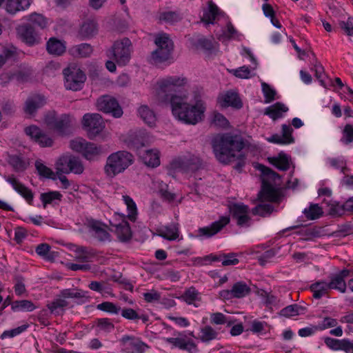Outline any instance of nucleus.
Segmentation results:
<instances>
[{"mask_svg": "<svg viewBox=\"0 0 353 353\" xmlns=\"http://www.w3.org/2000/svg\"><path fill=\"white\" fill-rule=\"evenodd\" d=\"M288 111V108L282 103L277 102L265 110V114L268 115L272 120L275 121L282 118L285 112Z\"/></svg>", "mask_w": 353, "mask_h": 353, "instance_id": "30", "label": "nucleus"}, {"mask_svg": "<svg viewBox=\"0 0 353 353\" xmlns=\"http://www.w3.org/2000/svg\"><path fill=\"white\" fill-rule=\"evenodd\" d=\"M303 213L308 220H314L320 218L323 211L318 204L311 203L308 208L304 209Z\"/></svg>", "mask_w": 353, "mask_h": 353, "instance_id": "43", "label": "nucleus"}, {"mask_svg": "<svg viewBox=\"0 0 353 353\" xmlns=\"http://www.w3.org/2000/svg\"><path fill=\"white\" fill-rule=\"evenodd\" d=\"M159 19L168 23H174L180 19L179 14L176 12L168 11L161 12L159 14Z\"/></svg>", "mask_w": 353, "mask_h": 353, "instance_id": "59", "label": "nucleus"}, {"mask_svg": "<svg viewBox=\"0 0 353 353\" xmlns=\"http://www.w3.org/2000/svg\"><path fill=\"white\" fill-rule=\"evenodd\" d=\"M28 20L32 26H38L41 29L45 28L48 23L47 19L43 15L37 13L28 15Z\"/></svg>", "mask_w": 353, "mask_h": 353, "instance_id": "53", "label": "nucleus"}, {"mask_svg": "<svg viewBox=\"0 0 353 353\" xmlns=\"http://www.w3.org/2000/svg\"><path fill=\"white\" fill-rule=\"evenodd\" d=\"M25 132L41 147H51L53 145V139L36 125H30L26 128Z\"/></svg>", "mask_w": 353, "mask_h": 353, "instance_id": "19", "label": "nucleus"}, {"mask_svg": "<svg viewBox=\"0 0 353 353\" xmlns=\"http://www.w3.org/2000/svg\"><path fill=\"white\" fill-rule=\"evenodd\" d=\"M87 292L74 289H65L60 292L57 297L48 304V307L52 313H59L69 305L68 299H87Z\"/></svg>", "mask_w": 353, "mask_h": 353, "instance_id": "7", "label": "nucleus"}, {"mask_svg": "<svg viewBox=\"0 0 353 353\" xmlns=\"http://www.w3.org/2000/svg\"><path fill=\"white\" fill-rule=\"evenodd\" d=\"M8 163L17 172H24L29 165V163L26 159L17 154L10 155L8 159Z\"/></svg>", "mask_w": 353, "mask_h": 353, "instance_id": "32", "label": "nucleus"}, {"mask_svg": "<svg viewBox=\"0 0 353 353\" xmlns=\"http://www.w3.org/2000/svg\"><path fill=\"white\" fill-rule=\"evenodd\" d=\"M88 227L92 236L100 242L105 243L111 241V236L107 230V226L101 222L90 220Z\"/></svg>", "mask_w": 353, "mask_h": 353, "instance_id": "18", "label": "nucleus"}, {"mask_svg": "<svg viewBox=\"0 0 353 353\" xmlns=\"http://www.w3.org/2000/svg\"><path fill=\"white\" fill-rule=\"evenodd\" d=\"M268 161L272 165L282 171L288 170L291 163L290 157L284 152H280L276 157H269Z\"/></svg>", "mask_w": 353, "mask_h": 353, "instance_id": "31", "label": "nucleus"}, {"mask_svg": "<svg viewBox=\"0 0 353 353\" xmlns=\"http://www.w3.org/2000/svg\"><path fill=\"white\" fill-rule=\"evenodd\" d=\"M82 124L91 139L98 135L105 128L101 116L97 113L85 114L83 117Z\"/></svg>", "mask_w": 353, "mask_h": 353, "instance_id": "15", "label": "nucleus"}, {"mask_svg": "<svg viewBox=\"0 0 353 353\" xmlns=\"http://www.w3.org/2000/svg\"><path fill=\"white\" fill-rule=\"evenodd\" d=\"M139 155L142 161L148 167L154 168L160 165L159 152L157 150H140Z\"/></svg>", "mask_w": 353, "mask_h": 353, "instance_id": "25", "label": "nucleus"}, {"mask_svg": "<svg viewBox=\"0 0 353 353\" xmlns=\"http://www.w3.org/2000/svg\"><path fill=\"white\" fill-rule=\"evenodd\" d=\"M216 36L218 39L222 41L232 39L241 41L243 37V35L236 30L231 22H228L225 29L222 30V33L217 34Z\"/></svg>", "mask_w": 353, "mask_h": 353, "instance_id": "28", "label": "nucleus"}, {"mask_svg": "<svg viewBox=\"0 0 353 353\" xmlns=\"http://www.w3.org/2000/svg\"><path fill=\"white\" fill-rule=\"evenodd\" d=\"M154 43L157 49L151 54V59L155 64L162 63L172 59L174 44L169 35L161 32L155 36Z\"/></svg>", "mask_w": 353, "mask_h": 353, "instance_id": "5", "label": "nucleus"}, {"mask_svg": "<svg viewBox=\"0 0 353 353\" xmlns=\"http://www.w3.org/2000/svg\"><path fill=\"white\" fill-rule=\"evenodd\" d=\"M203 164L200 157L194 154L188 153L178 157L170 163V167L183 172H194L202 168Z\"/></svg>", "mask_w": 353, "mask_h": 353, "instance_id": "8", "label": "nucleus"}, {"mask_svg": "<svg viewBox=\"0 0 353 353\" xmlns=\"http://www.w3.org/2000/svg\"><path fill=\"white\" fill-rule=\"evenodd\" d=\"M46 103V99L44 96L41 94H34L30 96L26 101L23 110L26 114L33 116L37 111L44 106Z\"/></svg>", "mask_w": 353, "mask_h": 353, "instance_id": "23", "label": "nucleus"}, {"mask_svg": "<svg viewBox=\"0 0 353 353\" xmlns=\"http://www.w3.org/2000/svg\"><path fill=\"white\" fill-rule=\"evenodd\" d=\"M97 308L99 310L108 312L112 314H119L121 311L120 307L109 301H105L97 305Z\"/></svg>", "mask_w": 353, "mask_h": 353, "instance_id": "52", "label": "nucleus"}, {"mask_svg": "<svg viewBox=\"0 0 353 353\" xmlns=\"http://www.w3.org/2000/svg\"><path fill=\"white\" fill-rule=\"evenodd\" d=\"M55 169L57 174H81L84 171V166L79 158L70 154H64L56 161Z\"/></svg>", "mask_w": 353, "mask_h": 353, "instance_id": "9", "label": "nucleus"}, {"mask_svg": "<svg viewBox=\"0 0 353 353\" xmlns=\"http://www.w3.org/2000/svg\"><path fill=\"white\" fill-rule=\"evenodd\" d=\"M101 153L102 148L101 146H98L94 143L88 142L82 155L87 160L93 161L97 159Z\"/></svg>", "mask_w": 353, "mask_h": 353, "instance_id": "36", "label": "nucleus"}, {"mask_svg": "<svg viewBox=\"0 0 353 353\" xmlns=\"http://www.w3.org/2000/svg\"><path fill=\"white\" fill-rule=\"evenodd\" d=\"M211 124L218 128H227L229 125L228 119L221 113L214 112L212 114Z\"/></svg>", "mask_w": 353, "mask_h": 353, "instance_id": "57", "label": "nucleus"}, {"mask_svg": "<svg viewBox=\"0 0 353 353\" xmlns=\"http://www.w3.org/2000/svg\"><path fill=\"white\" fill-rule=\"evenodd\" d=\"M273 206L271 204L261 203L252 210L254 215L265 216L270 214L273 211Z\"/></svg>", "mask_w": 353, "mask_h": 353, "instance_id": "55", "label": "nucleus"}, {"mask_svg": "<svg viewBox=\"0 0 353 353\" xmlns=\"http://www.w3.org/2000/svg\"><path fill=\"white\" fill-rule=\"evenodd\" d=\"M110 223L114 228V232L120 241L125 242L131 239L132 231L125 214L115 213Z\"/></svg>", "mask_w": 353, "mask_h": 353, "instance_id": "14", "label": "nucleus"}, {"mask_svg": "<svg viewBox=\"0 0 353 353\" xmlns=\"http://www.w3.org/2000/svg\"><path fill=\"white\" fill-rule=\"evenodd\" d=\"M97 107L99 110L111 114L116 118L123 114V110L117 101L110 96H103L97 99Z\"/></svg>", "mask_w": 353, "mask_h": 353, "instance_id": "16", "label": "nucleus"}, {"mask_svg": "<svg viewBox=\"0 0 353 353\" xmlns=\"http://www.w3.org/2000/svg\"><path fill=\"white\" fill-rule=\"evenodd\" d=\"M75 51L79 56L86 57L92 52V48L90 44L81 43L75 47Z\"/></svg>", "mask_w": 353, "mask_h": 353, "instance_id": "64", "label": "nucleus"}, {"mask_svg": "<svg viewBox=\"0 0 353 353\" xmlns=\"http://www.w3.org/2000/svg\"><path fill=\"white\" fill-rule=\"evenodd\" d=\"M32 0H7L6 3V11L12 14L27 10L32 3Z\"/></svg>", "mask_w": 353, "mask_h": 353, "instance_id": "27", "label": "nucleus"}, {"mask_svg": "<svg viewBox=\"0 0 353 353\" xmlns=\"http://www.w3.org/2000/svg\"><path fill=\"white\" fill-rule=\"evenodd\" d=\"M232 218L241 228H248L252 225L250 208L243 203H232L229 205Z\"/></svg>", "mask_w": 353, "mask_h": 353, "instance_id": "12", "label": "nucleus"}, {"mask_svg": "<svg viewBox=\"0 0 353 353\" xmlns=\"http://www.w3.org/2000/svg\"><path fill=\"white\" fill-rule=\"evenodd\" d=\"M11 307L14 312H32L36 308L34 303L28 300L15 301Z\"/></svg>", "mask_w": 353, "mask_h": 353, "instance_id": "44", "label": "nucleus"}, {"mask_svg": "<svg viewBox=\"0 0 353 353\" xmlns=\"http://www.w3.org/2000/svg\"><path fill=\"white\" fill-rule=\"evenodd\" d=\"M134 158L132 154L125 150L112 153L108 156L104 166L107 176L114 178L117 174L123 173L133 163Z\"/></svg>", "mask_w": 353, "mask_h": 353, "instance_id": "3", "label": "nucleus"}, {"mask_svg": "<svg viewBox=\"0 0 353 353\" xmlns=\"http://www.w3.org/2000/svg\"><path fill=\"white\" fill-rule=\"evenodd\" d=\"M282 134H274L271 137L267 138V141L270 143L279 144V145H288L294 142V139L292 137L293 129L289 125H282Z\"/></svg>", "mask_w": 353, "mask_h": 353, "instance_id": "21", "label": "nucleus"}, {"mask_svg": "<svg viewBox=\"0 0 353 353\" xmlns=\"http://www.w3.org/2000/svg\"><path fill=\"white\" fill-rule=\"evenodd\" d=\"M330 290H336L341 293H345L347 290V284L341 277L336 274L330 276V281L327 282Z\"/></svg>", "mask_w": 353, "mask_h": 353, "instance_id": "40", "label": "nucleus"}, {"mask_svg": "<svg viewBox=\"0 0 353 353\" xmlns=\"http://www.w3.org/2000/svg\"><path fill=\"white\" fill-rule=\"evenodd\" d=\"M330 166L333 167L335 169H339L341 170V172L343 174L345 173L347 170L346 168V161L343 157H339L336 158H330L327 160Z\"/></svg>", "mask_w": 353, "mask_h": 353, "instance_id": "56", "label": "nucleus"}, {"mask_svg": "<svg viewBox=\"0 0 353 353\" xmlns=\"http://www.w3.org/2000/svg\"><path fill=\"white\" fill-rule=\"evenodd\" d=\"M338 325L336 319L331 317H325L316 325L319 331L324 330L327 328L334 327Z\"/></svg>", "mask_w": 353, "mask_h": 353, "instance_id": "63", "label": "nucleus"}, {"mask_svg": "<svg viewBox=\"0 0 353 353\" xmlns=\"http://www.w3.org/2000/svg\"><path fill=\"white\" fill-rule=\"evenodd\" d=\"M256 168L259 170L263 175L262 179V188L259 193L260 198L272 202L279 201L281 198L279 190L268 181V179H275L276 178H278L279 174L269 168L261 164H259L256 166Z\"/></svg>", "mask_w": 353, "mask_h": 353, "instance_id": "4", "label": "nucleus"}, {"mask_svg": "<svg viewBox=\"0 0 353 353\" xmlns=\"http://www.w3.org/2000/svg\"><path fill=\"white\" fill-rule=\"evenodd\" d=\"M212 144L216 159L222 163L228 164L243 157L241 150L244 143L237 135L230 133L217 135L213 139Z\"/></svg>", "mask_w": 353, "mask_h": 353, "instance_id": "2", "label": "nucleus"}, {"mask_svg": "<svg viewBox=\"0 0 353 353\" xmlns=\"http://www.w3.org/2000/svg\"><path fill=\"white\" fill-rule=\"evenodd\" d=\"M310 289L313 292V296L317 299L327 294L330 290L328 283L323 280L312 283Z\"/></svg>", "mask_w": 353, "mask_h": 353, "instance_id": "35", "label": "nucleus"}, {"mask_svg": "<svg viewBox=\"0 0 353 353\" xmlns=\"http://www.w3.org/2000/svg\"><path fill=\"white\" fill-rule=\"evenodd\" d=\"M218 332L210 325H205L200 329L198 339L203 343H208L217 339Z\"/></svg>", "mask_w": 353, "mask_h": 353, "instance_id": "37", "label": "nucleus"}, {"mask_svg": "<svg viewBox=\"0 0 353 353\" xmlns=\"http://www.w3.org/2000/svg\"><path fill=\"white\" fill-rule=\"evenodd\" d=\"M75 259L79 262H88L90 257V253L88 249L83 246L77 247L74 250Z\"/></svg>", "mask_w": 353, "mask_h": 353, "instance_id": "60", "label": "nucleus"}, {"mask_svg": "<svg viewBox=\"0 0 353 353\" xmlns=\"http://www.w3.org/2000/svg\"><path fill=\"white\" fill-rule=\"evenodd\" d=\"M138 114L141 119L148 125L154 126L157 122V116L154 111L148 105H143L138 108Z\"/></svg>", "mask_w": 353, "mask_h": 353, "instance_id": "33", "label": "nucleus"}, {"mask_svg": "<svg viewBox=\"0 0 353 353\" xmlns=\"http://www.w3.org/2000/svg\"><path fill=\"white\" fill-rule=\"evenodd\" d=\"M47 50L50 54L60 55L65 52V46L62 41L51 38L47 43Z\"/></svg>", "mask_w": 353, "mask_h": 353, "instance_id": "41", "label": "nucleus"}, {"mask_svg": "<svg viewBox=\"0 0 353 353\" xmlns=\"http://www.w3.org/2000/svg\"><path fill=\"white\" fill-rule=\"evenodd\" d=\"M160 235L163 239L169 241L176 240L179 236V225L177 223H172L170 225L164 227L161 230Z\"/></svg>", "mask_w": 353, "mask_h": 353, "instance_id": "39", "label": "nucleus"}, {"mask_svg": "<svg viewBox=\"0 0 353 353\" xmlns=\"http://www.w3.org/2000/svg\"><path fill=\"white\" fill-rule=\"evenodd\" d=\"M181 297L188 305H193L196 307L200 305L201 295L194 287L185 290Z\"/></svg>", "mask_w": 353, "mask_h": 353, "instance_id": "34", "label": "nucleus"}, {"mask_svg": "<svg viewBox=\"0 0 353 353\" xmlns=\"http://www.w3.org/2000/svg\"><path fill=\"white\" fill-rule=\"evenodd\" d=\"M97 24L94 21L84 22L80 28V34L85 38L93 37L97 32Z\"/></svg>", "mask_w": 353, "mask_h": 353, "instance_id": "42", "label": "nucleus"}, {"mask_svg": "<svg viewBox=\"0 0 353 353\" xmlns=\"http://www.w3.org/2000/svg\"><path fill=\"white\" fill-rule=\"evenodd\" d=\"M233 296L240 299L248 295L250 292V287L243 282H237L232 288Z\"/></svg>", "mask_w": 353, "mask_h": 353, "instance_id": "46", "label": "nucleus"}, {"mask_svg": "<svg viewBox=\"0 0 353 353\" xmlns=\"http://www.w3.org/2000/svg\"><path fill=\"white\" fill-rule=\"evenodd\" d=\"M236 77L240 79H250L252 77V71L248 66L243 65L230 71Z\"/></svg>", "mask_w": 353, "mask_h": 353, "instance_id": "58", "label": "nucleus"}, {"mask_svg": "<svg viewBox=\"0 0 353 353\" xmlns=\"http://www.w3.org/2000/svg\"><path fill=\"white\" fill-rule=\"evenodd\" d=\"M229 223L230 218L228 216H221L219 220L212 222L210 225L199 228L197 230V236L199 237L210 238L220 232Z\"/></svg>", "mask_w": 353, "mask_h": 353, "instance_id": "17", "label": "nucleus"}, {"mask_svg": "<svg viewBox=\"0 0 353 353\" xmlns=\"http://www.w3.org/2000/svg\"><path fill=\"white\" fill-rule=\"evenodd\" d=\"M28 327V325H22L17 327L5 330L0 336V338L3 340L8 338H13L25 332Z\"/></svg>", "mask_w": 353, "mask_h": 353, "instance_id": "54", "label": "nucleus"}, {"mask_svg": "<svg viewBox=\"0 0 353 353\" xmlns=\"http://www.w3.org/2000/svg\"><path fill=\"white\" fill-rule=\"evenodd\" d=\"M61 194L57 191L42 193L40 196V199L43 203L44 208L46 207V205L52 203L55 200L61 201Z\"/></svg>", "mask_w": 353, "mask_h": 353, "instance_id": "49", "label": "nucleus"}, {"mask_svg": "<svg viewBox=\"0 0 353 353\" xmlns=\"http://www.w3.org/2000/svg\"><path fill=\"white\" fill-rule=\"evenodd\" d=\"M114 325L110 319L103 318L97 321V329L99 333L108 334L114 330Z\"/></svg>", "mask_w": 353, "mask_h": 353, "instance_id": "48", "label": "nucleus"}, {"mask_svg": "<svg viewBox=\"0 0 353 353\" xmlns=\"http://www.w3.org/2000/svg\"><path fill=\"white\" fill-rule=\"evenodd\" d=\"M219 103L221 107H233L239 109L242 102L239 95L234 92L228 91L219 97Z\"/></svg>", "mask_w": 353, "mask_h": 353, "instance_id": "26", "label": "nucleus"}, {"mask_svg": "<svg viewBox=\"0 0 353 353\" xmlns=\"http://www.w3.org/2000/svg\"><path fill=\"white\" fill-rule=\"evenodd\" d=\"M194 337L193 332H183L179 333L176 337L167 338L165 341L180 350H185L188 353H197L199 349L194 341L189 337Z\"/></svg>", "mask_w": 353, "mask_h": 353, "instance_id": "13", "label": "nucleus"}, {"mask_svg": "<svg viewBox=\"0 0 353 353\" xmlns=\"http://www.w3.org/2000/svg\"><path fill=\"white\" fill-rule=\"evenodd\" d=\"M63 73L67 90L77 91L82 88L86 77L81 69L75 65H70L63 70Z\"/></svg>", "mask_w": 353, "mask_h": 353, "instance_id": "11", "label": "nucleus"}, {"mask_svg": "<svg viewBox=\"0 0 353 353\" xmlns=\"http://www.w3.org/2000/svg\"><path fill=\"white\" fill-rule=\"evenodd\" d=\"M187 82L185 78L169 76L159 79L153 88V93L161 103L170 104L174 117L183 123L196 125L204 117L205 105L201 97L190 98L185 94H176Z\"/></svg>", "mask_w": 353, "mask_h": 353, "instance_id": "1", "label": "nucleus"}, {"mask_svg": "<svg viewBox=\"0 0 353 353\" xmlns=\"http://www.w3.org/2000/svg\"><path fill=\"white\" fill-rule=\"evenodd\" d=\"M212 258L214 261H220L223 266L234 265L239 263V261L236 257V254L229 253L227 254L220 255L219 256L209 255L205 259Z\"/></svg>", "mask_w": 353, "mask_h": 353, "instance_id": "38", "label": "nucleus"}, {"mask_svg": "<svg viewBox=\"0 0 353 353\" xmlns=\"http://www.w3.org/2000/svg\"><path fill=\"white\" fill-rule=\"evenodd\" d=\"M123 201L124 203L127 206L128 209V218L132 221H134L137 218V208L135 202L133 201V199L128 196V195H123L122 196Z\"/></svg>", "mask_w": 353, "mask_h": 353, "instance_id": "45", "label": "nucleus"}, {"mask_svg": "<svg viewBox=\"0 0 353 353\" xmlns=\"http://www.w3.org/2000/svg\"><path fill=\"white\" fill-rule=\"evenodd\" d=\"M45 122L49 127L63 135L69 132L70 128L75 124L76 121L70 114H64L57 117L56 114L52 112L46 115Z\"/></svg>", "mask_w": 353, "mask_h": 353, "instance_id": "10", "label": "nucleus"}, {"mask_svg": "<svg viewBox=\"0 0 353 353\" xmlns=\"http://www.w3.org/2000/svg\"><path fill=\"white\" fill-rule=\"evenodd\" d=\"M88 141L82 138H77L70 141V148L77 152L83 154Z\"/></svg>", "mask_w": 353, "mask_h": 353, "instance_id": "62", "label": "nucleus"}, {"mask_svg": "<svg viewBox=\"0 0 353 353\" xmlns=\"http://www.w3.org/2000/svg\"><path fill=\"white\" fill-rule=\"evenodd\" d=\"M5 179L17 193L23 196L29 203H31L34 195L30 189L21 183L14 175L6 176Z\"/></svg>", "mask_w": 353, "mask_h": 353, "instance_id": "24", "label": "nucleus"}, {"mask_svg": "<svg viewBox=\"0 0 353 353\" xmlns=\"http://www.w3.org/2000/svg\"><path fill=\"white\" fill-rule=\"evenodd\" d=\"M221 14L219 8L212 2H209L208 8L203 11L201 20L207 24H213Z\"/></svg>", "mask_w": 353, "mask_h": 353, "instance_id": "29", "label": "nucleus"}, {"mask_svg": "<svg viewBox=\"0 0 353 353\" xmlns=\"http://www.w3.org/2000/svg\"><path fill=\"white\" fill-rule=\"evenodd\" d=\"M340 142L343 145H349L353 142V125L346 124L342 130Z\"/></svg>", "mask_w": 353, "mask_h": 353, "instance_id": "50", "label": "nucleus"}, {"mask_svg": "<svg viewBox=\"0 0 353 353\" xmlns=\"http://www.w3.org/2000/svg\"><path fill=\"white\" fill-rule=\"evenodd\" d=\"M132 42L128 38L116 41L108 52V56L119 65H127L131 59Z\"/></svg>", "mask_w": 353, "mask_h": 353, "instance_id": "6", "label": "nucleus"}, {"mask_svg": "<svg viewBox=\"0 0 353 353\" xmlns=\"http://www.w3.org/2000/svg\"><path fill=\"white\" fill-rule=\"evenodd\" d=\"M35 168L39 176L47 179H55L53 171L47 167L41 160L39 159L35 161Z\"/></svg>", "mask_w": 353, "mask_h": 353, "instance_id": "47", "label": "nucleus"}, {"mask_svg": "<svg viewBox=\"0 0 353 353\" xmlns=\"http://www.w3.org/2000/svg\"><path fill=\"white\" fill-rule=\"evenodd\" d=\"M17 30L19 38L28 45L33 46L39 42V37L32 25L19 26Z\"/></svg>", "mask_w": 353, "mask_h": 353, "instance_id": "20", "label": "nucleus"}, {"mask_svg": "<svg viewBox=\"0 0 353 353\" xmlns=\"http://www.w3.org/2000/svg\"><path fill=\"white\" fill-rule=\"evenodd\" d=\"M121 344L132 353H143L148 348L147 344L132 336L124 335L120 339Z\"/></svg>", "mask_w": 353, "mask_h": 353, "instance_id": "22", "label": "nucleus"}, {"mask_svg": "<svg viewBox=\"0 0 353 353\" xmlns=\"http://www.w3.org/2000/svg\"><path fill=\"white\" fill-rule=\"evenodd\" d=\"M261 87L265 97V102L268 103L274 101L275 99L276 90L264 82L261 83Z\"/></svg>", "mask_w": 353, "mask_h": 353, "instance_id": "61", "label": "nucleus"}, {"mask_svg": "<svg viewBox=\"0 0 353 353\" xmlns=\"http://www.w3.org/2000/svg\"><path fill=\"white\" fill-rule=\"evenodd\" d=\"M301 309V306L297 304H292L283 308L280 311L279 314L282 316L290 318L299 315Z\"/></svg>", "mask_w": 353, "mask_h": 353, "instance_id": "51", "label": "nucleus"}]
</instances>
